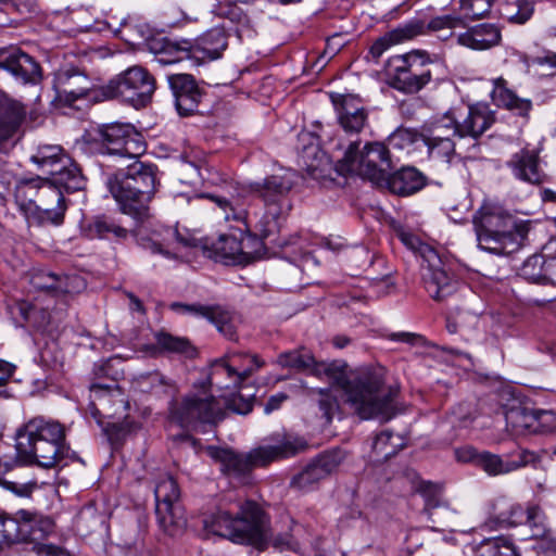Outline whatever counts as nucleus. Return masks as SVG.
I'll return each instance as SVG.
<instances>
[{"mask_svg":"<svg viewBox=\"0 0 556 556\" xmlns=\"http://www.w3.org/2000/svg\"><path fill=\"white\" fill-rule=\"evenodd\" d=\"M393 168L389 148L382 142H367L359 149V141L349 144L337 163L340 175L355 174L379 186Z\"/></svg>","mask_w":556,"mask_h":556,"instance_id":"10","label":"nucleus"},{"mask_svg":"<svg viewBox=\"0 0 556 556\" xmlns=\"http://www.w3.org/2000/svg\"><path fill=\"white\" fill-rule=\"evenodd\" d=\"M26 525L20 518L18 510L12 516L0 515V551L27 541Z\"/></svg>","mask_w":556,"mask_h":556,"instance_id":"37","label":"nucleus"},{"mask_svg":"<svg viewBox=\"0 0 556 556\" xmlns=\"http://www.w3.org/2000/svg\"><path fill=\"white\" fill-rule=\"evenodd\" d=\"M85 139L90 150L100 154L137 159L146 151L142 136L129 124L97 126L86 132Z\"/></svg>","mask_w":556,"mask_h":556,"instance_id":"11","label":"nucleus"},{"mask_svg":"<svg viewBox=\"0 0 556 556\" xmlns=\"http://www.w3.org/2000/svg\"><path fill=\"white\" fill-rule=\"evenodd\" d=\"M212 530L235 543L261 546L268 539V517L257 503L230 491L223 496Z\"/></svg>","mask_w":556,"mask_h":556,"instance_id":"4","label":"nucleus"},{"mask_svg":"<svg viewBox=\"0 0 556 556\" xmlns=\"http://www.w3.org/2000/svg\"><path fill=\"white\" fill-rule=\"evenodd\" d=\"M292 181L288 175H271L262 182L248 186H231L230 198L219 194L203 193L210 199L219 218L226 222H240L250 231L252 228L265 239L280 229V220L291 210L289 192Z\"/></svg>","mask_w":556,"mask_h":556,"instance_id":"1","label":"nucleus"},{"mask_svg":"<svg viewBox=\"0 0 556 556\" xmlns=\"http://www.w3.org/2000/svg\"><path fill=\"white\" fill-rule=\"evenodd\" d=\"M135 384L141 392L156 395L168 394L175 389L174 382L159 371L140 375Z\"/></svg>","mask_w":556,"mask_h":556,"instance_id":"43","label":"nucleus"},{"mask_svg":"<svg viewBox=\"0 0 556 556\" xmlns=\"http://www.w3.org/2000/svg\"><path fill=\"white\" fill-rule=\"evenodd\" d=\"M250 241H255L261 245V242L255 240V238L252 236H248L241 240H238L235 236L223 235L213 245L216 257L225 262H247L251 258L252 255V251L248 250Z\"/></svg>","mask_w":556,"mask_h":556,"instance_id":"31","label":"nucleus"},{"mask_svg":"<svg viewBox=\"0 0 556 556\" xmlns=\"http://www.w3.org/2000/svg\"><path fill=\"white\" fill-rule=\"evenodd\" d=\"M507 166L515 178L531 185H540L546 178L540 165L539 154L533 150L522 149L514 153Z\"/></svg>","mask_w":556,"mask_h":556,"instance_id":"26","label":"nucleus"},{"mask_svg":"<svg viewBox=\"0 0 556 556\" xmlns=\"http://www.w3.org/2000/svg\"><path fill=\"white\" fill-rule=\"evenodd\" d=\"M389 33L390 38L393 39V42L399 45L412 40L418 36L426 35V21L419 17H414L399 25L396 28L390 30Z\"/></svg>","mask_w":556,"mask_h":556,"instance_id":"47","label":"nucleus"},{"mask_svg":"<svg viewBox=\"0 0 556 556\" xmlns=\"http://www.w3.org/2000/svg\"><path fill=\"white\" fill-rule=\"evenodd\" d=\"M253 395L244 396L240 393L233 394L229 399H225L224 405L232 412L241 415H247L253 407Z\"/></svg>","mask_w":556,"mask_h":556,"instance_id":"58","label":"nucleus"},{"mask_svg":"<svg viewBox=\"0 0 556 556\" xmlns=\"http://www.w3.org/2000/svg\"><path fill=\"white\" fill-rule=\"evenodd\" d=\"M458 22L459 18L452 15L433 17L429 22L426 21L427 34L429 31H438L444 28H453Z\"/></svg>","mask_w":556,"mask_h":556,"instance_id":"61","label":"nucleus"},{"mask_svg":"<svg viewBox=\"0 0 556 556\" xmlns=\"http://www.w3.org/2000/svg\"><path fill=\"white\" fill-rule=\"evenodd\" d=\"M399 240L422 258L421 279L424 288L434 301L441 302L458 291L459 283L442 268L438 252L422 242L418 236L403 227L395 229Z\"/></svg>","mask_w":556,"mask_h":556,"instance_id":"9","label":"nucleus"},{"mask_svg":"<svg viewBox=\"0 0 556 556\" xmlns=\"http://www.w3.org/2000/svg\"><path fill=\"white\" fill-rule=\"evenodd\" d=\"M225 417L220 402L206 391L192 392L180 401L172 403L169 419L185 429H195L200 425H216Z\"/></svg>","mask_w":556,"mask_h":556,"instance_id":"13","label":"nucleus"},{"mask_svg":"<svg viewBox=\"0 0 556 556\" xmlns=\"http://www.w3.org/2000/svg\"><path fill=\"white\" fill-rule=\"evenodd\" d=\"M523 525L529 527L532 538L546 539L549 536L551 530L548 528L547 517L542 507L538 504H527V514Z\"/></svg>","mask_w":556,"mask_h":556,"instance_id":"45","label":"nucleus"},{"mask_svg":"<svg viewBox=\"0 0 556 556\" xmlns=\"http://www.w3.org/2000/svg\"><path fill=\"white\" fill-rule=\"evenodd\" d=\"M531 459L532 454L523 450L513 453L506 457H502L488 451H481L477 467L489 476H500L525 467L531 462Z\"/></svg>","mask_w":556,"mask_h":556,"instance_id":"25","label":"nucleus"},{"mask_svg":"<svg viewBox=\"0 0 556 556\" xmlns=\"http://www.w3.org/2000/svg\"><path fill=\"white\" fill-rule=\"evenodd\" d=\"M15 440L16 459L23 465L49 469L70 457L66 429L58 420L34 417L17 430Z\"/></svg>","mask_w":556,"mask_h":556,"instance_id":"5","label":"nucleus"},{"mask_svg":"<svg viewBox=\"0 0 556 556\" xmlns=\"http://www.w3.org/2000/svg\"><path fill=\"white\" fill-rule=\"evenodd\" d=\"M534 431L552 432L556 430V413L534 410Z\"/></svg>","mask_w":556,"mask_h":556,"instance_id":"59","label":"nucleus"},{"mask_svg":"<svg viewBox=\"0 0 556 556\" xmlns=\"http://www.w3.org/2000/svg\"><path fill=\"white\" fill-rule=\"evenodd\" d=\"M492 83L491 99L496 106L511 111L521 117L529 116L532 110V101L530 99L519 97L503 77H497Z\"/></svg>","mask_w":556,"mask_h":556,"instance_id":"29","label":"nucleus"},{"mask_svg":"<svg viewBox=\"0 0 556 556\" xmlns=\"http://www.w3.org/2000/svg\"><path fill=\"white\" fill-rule=\"evenodd\" d=\"M180 116H190L198 112L202 91L190 74H173L167 77Z\"/></svg>","mask_w":556,"mask_h":556,"instance_id":"24","label":"nucleus"},{"mask_svg":"<svg viewBox=\"0 0 556 556\" xmlns=\"http://www.w3.org/2000/svg\"><path fill=\"white\" fill-rule=\"evenodd\" d=\"M0 68L23 84L35 85L42 77L39 63L16 46L0 48Z\"/></svg>","mask_w":556,"mask_h":556,"instance_id":"21","label":"nucleus"},{"mask_svg":"<svg viewBox=\"0 0 556 556\" xmlns=\"http://www.w3.org/2000/svg\"><path fill=\"white\" fill-rule=\"evenodd\" d=\"M477 552L479 556H518L514 544L502 536L482 541Z\"/></svg>","mask_w":556,"mask_h":556,"instance_id":"48","label":"nucleus"},{"mask_svg":"<svg viewBox=\"0 0 556 556\" xmlns=\"http://www.w3.org/2000/svg\"><path fill=\"white\" fill-rule=\"evenodd\" d=\"M526 514L527 505L522 506L506 497H500L491 506L490 521L501 528L518 527L523 525Z\"/></svg>","mask_w":556,"mask_h":556,"instance_id":"32","label":"nucleus"},{"mask_svg":"<svg viewBox=\"0 0 556 556\" xmlns=\"http://www.w3.org/2000/svg\"><path fill=\"white\" fill-rule=\"evenodd\" d=\"M217 14L236 25L235 31L239 38L251 37L254 34L252 22L241 7L229 2L220 3Z\"/></svg>","mask_w":556,"mask_h":556,"instance_id":"41","label":"nucleus"},{"mask_svg":"<svg viewBox=\"0 0 556 556\" xmlns=\"http://www.w3.org/2000/svg\"><path fill=\"white\" fill-rule=\"evenodd\" d=\"M404 447V440L391 431H382L372 442V451L378 458L389 459Z\"/></svg>","mask_w":556,"mask_h":556,"instance_id":"46","label":"nucleus"},{"mask_svg":"<svg viewBox=\"0 0 556 556\" xmlns=\"http://www.w3.org/2000/svg\"><path fill=\"white\" fill-rule=\"evenodd\" d=\"M66 208L63 192L51 180L42 179L30 222L38 225L60 226L64 222Z\"/></svg>","mask_w":556,"mask_h":556,"instance_id":"20","label":"nucleus"},{"mask_svg":"<svg viewBox=\"0 0 556 556\" xmlns=\"http://www.w3.org/2000/svg\"><path fill=\"white\" fill-rule=\"evenodd\" d=\"M263 366L256 355L242 351H228L212 365L210 386L218 389L239 388L256 369Z\"/></svg>","mask_w":556,"mask_h":556,"instance_id":"16","label":"nucleus"},{"mask_svg":"<svg viewBox=\"0 0 556 556\" xmlns=\"http://www.w3.org/2000/svg\"><path fill=\"white\" fill-rule=\"evenodd\" d=\"M155 514L160 528L170 536L181 533L187 526V519L180 504H157Z\"/></svg>","mask_w":556,"mask_h":556,"instance_id":"35","label":"nucleus"},{"mask_svg":"<svg viewBox=\"0 0 556 556\" xmlns=\"http://www.w3.org/2000/svg\"><path fill=\"white\" fill-rule=\"evenodd\" d=\"M472 224L478 247L497 255L518 251L526 242L529 220H516L501 205L485 202L475 213Z\"/></svg>","mask_w":556,"mask_h":556,"instance_id":"6","label":"nucleus"},{"mask_svg":"<svg viewBox=\"0 0 556 556\" xmlns=\"http://www.w3.org/2000/svg\"><path fill=\"white\" fill-rule=\"evenodd\" d=\"M179 488L170 476L162 477L154 488V496L157 504H179Z\"/></svg>","mask_w":556,"mask_h":556,"instance_id":"51","label":"nucleus"},{"mask_svg":"<svg viewBox=\"0 0 556 556\" xmlns=\"http://www.w3.org/2000/svg\"><path fill=\"white\" fill-rule=\"evenodd\" d=\"M477 323L478 314L456 308L451 311L446 317V330L454 334L464 329L475 327Z\"/></svg>","mask_w":556,"mask_h":556,"instance_id":"52","label":"nucleus"},{"mask_svg":"<svg viewBox=\"0 0 556 556\" xmlns=\"http://www.w3.org/2000/svg\"><path fill=\"white\" fill-rule=\"evenodd\" d=\"M170 308L175 312L181 314L193 315L198 317H204L216 325L217 329L225 333V336L232 338L233 331L232 327L222 321L223 316L219 311L212 306H206L202 304H184L179 302H175L170 305Z\"/></svg>","mask_w":556,"mask_h":556,"instance_id":"38","label":"nucleus"},{"mask_svg":"<svg viewBox=\"0 0 556 556\" xmlns=\"http://www.w3.org/2000/svg\"><path fill=\"white\" fill-rule=\"evenodd\" d=\"M395 45L393 39L390 38V33H387L383 37L378 38L370 47V54L374 59L380 58L387 49Z\"/></svg>","mask_w":556,"mask_h":556,"instance_id":"63","label":"nucleus"},{"mask_svg":"<svg viewBox=\"0 0 556 556\" xmlns=\"http://www.w3.org/2000/svg\"><path fill=\"white\" fill-rule=\"evenodd\" d=\"M305 447V441L300 438L277 434L270 438L268 443L247 454L217 446H208L207 454L220 465V470L225 475L239 478L249 473L254 467L266 466L271 462L294 456Z\"/></svg>","mask_w":556,"mask_h":556,"instance_id":"8","label":"nucleus"},{"mask_svg":"<svg viewBox=\"0 0 556 556\" xmlns=\"http://www.w3.org/2000/svg\"><path fill=\"white\" fill-rule=\"evenodd\" d=\"M79 279L75 276L56 275L54 273L39 269L30 277V283L37 290L52 292L54 295L74 292Z\"/></svg>","mask_w":556,"mask_h":556,"instance_id":"33","label":"nucleus"},{"mask_svg":"<svg viewBox=\"0 0 556 556\" xmlns=\"http://www.w3.org/2000/svg\"><path fill=\"white\" fill-rule=\"evenodd\" d=\"M312 394L316 395V402L327 422H331L334 414L339 410V401L332 389L312 390Z\"/></svg>","mask_w":556,"mask_h":556,"instance_id":"54","label":"nucleus"},{"mask_svg":"<svg viewBox=\"0 0 556 556\" xmlns=\"http://www.w3.org/2000/svg\"><path fill=\"white\" fill-rule=\"evenodd\" d=\"M25 115L26 110L21 102L0 91V144L14 139Z\"/></svg>","mask_w":556,"mask_h":556,"instance_id":"28","label":"nucleus"},{"mask_svg":"<svg viewBox=\"0 0 556 556\" xmlns=\"http://www.w3.org/2000/svg\"><path fill=\"white\" fill-rule=\"evenodd\" d=\"M343 459L344 454L341 450L326 452L298 473L292 479V484L300 490H311L320 480L334 472Z\"/></svg>","mask_w":556,"mask_h":556,"instance_id":"23","label":"nucleus"},{"mask_svg":"<svg viewBox=\"0 0 556 556\" xmlns=\"http://www.w3.org/2000/svg\"><path fill=\"white\" fill-rule=\"evenodd\" d=\"M135 223L131 236L143 250L151 254L176 258L181 249L197 247V239L188 231L181 233L177 228L166 227L153 220L151 214L146 220H135Z\"/></svg>","mask_w":556,"mask_h":556,"instance_id":"12","label":"nucleus"},{"mask_svg":"<svg viewBox=\"0 0 556 556\" xmlns=\"http://www.w3.org/2000/svg\"><path fill=\"white\" fill-rule=\"evenodd\" d=\"M506 422L516 431L534 428V410L525 407H511L506 413Z\"/></svg>","mask_w":556,"mask_h":556,"instance_id":"55","label":"nucleus"},{"mask_svg":"<svg viewBox=\"0 0 556 556\" xmlns=\"http://www.w3.org/2000/svg\"><path fill=\"white\" fill-rule=\"evenodd\" d=\"M415 142V134L408 129H397L388 137V146L394 149H405Z\"/></svg>","mask_w":556,"mask_h":556,"instance_id":"60","label":"nucleus"},{"mask_svg":"<svg viewBox=\"0 0 556 556\" xmlns=\"http://www.w3.org/2000/svg\"><path fill=\"white\" fill-rule=\"evenodd\" d=\"M18 515L27 523V540H38L53 531L54 522L50 517L27 509H20Z\"/></svg>","mask_w":556,"mask_h":556,"instance_id":"42","label":"nucleus"},{"mask_svg":"<svg viewBox=\"0 0 556 556\" xmlns=\"http://www.w3.org/2000/svg\"><path fill=\"white\" fill-rule=\"evenodd\" d=\"M155 342L160 350L168 353H181L191 356L194 353L189 340L182 337H174L167 332H157Z\"/></svg>","mask_w":556,"mask_h":556,"instance_id":"50","label":"nucleus"},{"mask_svg":"<svg viewBox=\"0 0 556 556\" xmlns=\"http://www.w3.org/2000/svg\"><path fill=\"white\" fill-rule=\"evenodd\" d=\"M551 262L543 255L530 256L522 266V275L534 282L545 283L548 280Z\"/></svg>","mask_w":556,"mask_h":556,"instance_id":"49","label":"nucleus"},{"mask_svg":"<svg viewBox=\"0 0 556 556\" xmlns=\"http://www.w3.org/2000/svg\"><path fill=\"white\" fill-rule=\"evenodd\" d=\"M226 47L225 36L216 29L206 34L197 47L188 40L166 42L156 55V61L162 65L175 64L194 58L199 49L206 58L215 60L222 55Z\"/></svg>","mask_w":556,"mask_h":556,"instance_id":"18","label":"nucleus"},{"mask_svg":"<svg viewBox=\"0 0 556 556\" xmlns=\"http://www.w3.org/2000/svg\"><path fill=\"white\" fill-rule=\"evenodd\" d=\"M346 364L342 362H316L309 374L331 386L340 387L346 402L362 419L389 421L396 413L397 390L384 384L381 371L363 370L348 376Z\"/></svg>","mask_w":556,"mask_h":556,"instance_id":"2","label":"nucleus"},{"mask_svg":"<svg viewBox=\"0 0 556 556\" xmlns=\"http://www.w3.org/2000/svg\"><path fill=\"white\" fill-rule=\"evenodd\" d=\"M455 454L458 462L472 463L475 466H477L481 452L472 446H465L456 450Z\"/></svg>","mask_w":556,"mask_h":556,"instance_id":"64","label":"nucleus"},{"mask_svg":"<svg viewBox=\"0 0 556 556\" xmlns=\"http://www.w3.org/2000/svg\"><path fill=\"white\" fill-rule=\"evenodd\" d=\"M54 89L59 101L68 106L81 99L92 102L105 100L104 86L94 87L91 79L75 67L63 68L55 74Z\"/></svg>","mask_w":556,"mask_h":556,"instance_id":"17","label":"nucleus"},{"mask_svg":"<svg viewBox=\"0 0 556 556\" xmlns=\"http://www.w3.org/2000/svg\"><path fill=\"white\" fill-rule=\"evenodd\" d=\"M431 63L429 55L419 50L394 56L390 62L393 72L391 86L403 93H417L432 78V72L429 68Z\"/></svg>","mask_w":556,"mask_h":556,"instance_id":"14","label":"nucleus"},{"mask_svg":"<svg viewBox=\"0 0 556 556\" xmlns=\"http://www.w3.org/2000/svg\"><path fill=\"white\" fill-rule=\"evenodd\" d=\"M494 0H460V9L467 17L481 18L485 16Z\"/></svg>","mask_w":556,"mask_h":556,"instance_id":"57","label":"nucleus"},{"mask_svg":"<svg viewBox=\"0 0 556 556\" xmlns=\"http://www.w3.org/2000/svg\"><path fill=\"white\" fill-rule=\"evenodd\" d=\"M417 491L425 497L426 510L437 508L441 505L442 488L439 484H434L430 481H421L417 488Z\"/></svg>","mask_w":556,"mask_h":556,"instance_id":"56","label":"nucleus"},{"mask_svg":"<svg viewBox=\"0 0 556 556\" xmlns=\"http://www.w3.org/2000/svg\"><path fill=\"white\" fill-rule=\"evenodd\" d=\"M533 11V2L530 0H507L500 8L501 16L515 24H525Z\"/></svg>","mask_w":556,"mask_h":556,"instance_id":"44","label":"nucleus"},{"mask_svg":"<svg viewBox=\"0 0 556 556\" xmlns=\"http://www.w3.org/2000/svg\"><path fill=\"white\" fill-rule=\"evenodd\" d=\"M154 91V77L141 66H131L104 86V98L109 100L121 97L135 106H143Z\"/></svg>","mask_w":556,"mask_h":556,"instance_id":"15","label":"nucleus"},{"mask_svg":"<svg viewBox=\"0 0 556 556\" xmlns=\"http://www.w3.org/2000/svg\"><path fill=\"white\" fill-rule=\"evenodd\" d=\"M15 366L9 362L0 359V396L8 397L9 394L4 387L10 378L13 376Z\"/></svg>","mask_w":556,"mask_h":556,"instance_id":"62","label":"nucleus"},{"mask_svg":"<svg viewBox=\"0 0 556 556\" xmlns=\"http://www.w3.org/2000/svg\"><path fill=\"white\" fill-rule=\"evenodd\" d=\"M278 364L298 371L309 372L312 365H314V357L305 351H291L280 354Z\"/></svg>","mask_w":556,"mask_h":556,"instance_id":"53","label":"nucleus"},{"mask_svg":"<svg viewBox=\"0 0 556 556\" xmlns=\"http://www.w3.org/2000/svg\"><path fill=\"white\" fill-rule=\"evenodd\" d=\"M42 178H31L20 181L15 190V200L20 208L30 222L35 205L37 204V191L40 190Z\"/></svg>","mask_w":556,"mask_h":556,"instance_id":"40","label":"nucleus"},{"mask_svg":"<svg viewBox=\"0 0 556 556\" xmlns=\"http://www.w3.org/2000/svg\"><path fill=\"white\" fill-rule=\"evenodd\" d=\"M425 186V175L413 166H403L393 173L390 170L382 185H379V187H386L390 192L397 195H410Z\"/></svg>","mask_w":556,"mask_h":556,"instance_id":"27","label":"nucleus"},{"mask_svg":"<svg viewBox=\"0 0 556 556\" xmlns=\"http://www.w3.org/2000/svg\"><path fill=\"white\" fill-rule=\"evenodd\" d=\"M86 231L88 237L92 239H115L118 241L125 240L131 235V230L122 226L113 217L105 215L94 217Z\"/></svg>","mask_w":556,"mask_h":556,"instance_id":"36","label":"nucleus"},{"mask_svg":"<svg viewBox=\"0 0 556 556\" xmlns=\"http://www.w3.org/2000/svg\"><path fill=\"white\" fill-rule=\"evenodd\" d=\"M494 121L488 104L455 106L426 124L420 136L431 157L450 163L456 152L454 137L477 140Z\"/></svg>","mask_w":556,"mask_h":556,"instance_id":"3","label":"nucleus"},{"mask_svg":"<svg viewBox=\"0 0 556 556\" xmlns=\"http://www.w3.org/2000/svg\"><path fill=\"white\" fill-rule=\"evenodd\" d=\"M51 181L62 192L64 190L67 193L83 190L86 185L81 169L72 159L71 165H66L65 168H62L61 170H58V173H53L51 175Z\"/></svg>","mask_w":556,"mask_h":556,"instance_id":"39","label":"nucleus"},{"mask_svg":"<svg viewBox=\"0 0 556 556\" xmlns=\"http://www.w3.org/2000/svg\"><path fill=\"white\" fill-rule=\"evenodd\" d=\"M134 160L126 169L109 177L106 185L123 214L146 220L156 190L155 166Z\"/></svg>","mask_w":556,"mask_h":556,"instance_id":"7","label":"nucleus"},{"mask_svg":"<svg viewBox=\"0 0 556 556\" xmlns=\"http://www.w3.org/2000/svg\"><path fill=\"white\" fill-rule=\"evenodd\" d=\"M331 101L337 121L344 132L358 135L368 126V110L363 100L354 94H334Z\"/></svg>","mask_w":556,"mask_h":556,"instance_id":"22","label":"nucleus"},{"mask_svg":"<svg viewBox=\"0 0 556 556\" xmlns=\"http://www.w3.org/2000/svg\"><path fill=\"white\" fill-rule=\"evenodd\" d=\"M128 408L129 403L125 399L122 389L115 382L111 384L93 383L90 386L88 412L105 432H109V428L104 426L103 418L116 417L119 419Z\"/></svg>","mask_w":556,"mask_h":556,"instance_id":"19","label":"nucleus"},{"mask_svg":"<svg viewBox=\"0 0 556 556\" xmlns=\"http://www.w3.org/2000/svg\"><path fill=\"white\" fill-rule=\"evenodd\" d=\"M457 41L473 50H486L500 43L501 31L493 24H480L458 35Z\"/></svg>","mask_w":556,"mask_h":556,"instance_id":"34","label":"nucleus"},{"mask_svg":"<svg viewBox=\"0 0 556 556\" xmlns=\"http://www.w3.org/2000/svg\"><path fill=\"white\" fill-rule=\"evenodd\" d=\"M71 159L61 146L48 143L39 144L29 157L40 172L50 176L71 165Z\"/></svg>","mask_w":556,"mask_h":556,"instance_id":"30","label":"nucleus"}]
</instances>
